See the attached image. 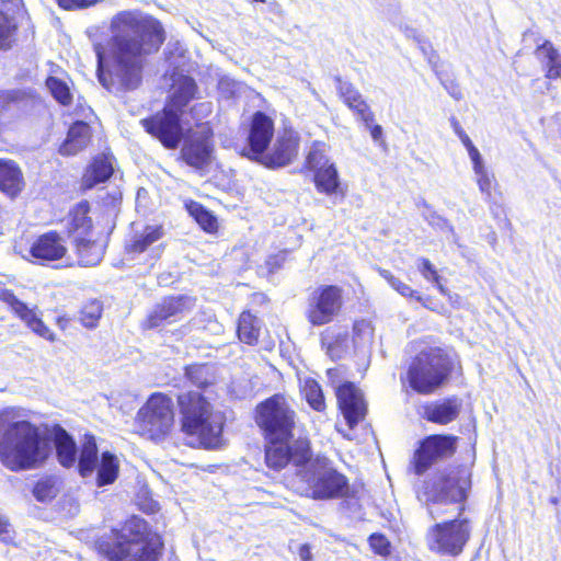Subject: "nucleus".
Instances as JSON below:
<instances>
[{"mask_svg":"<svg viewBox=\"0 0 561 561\" xmlns=\"http://www.w3.org/2000/svg\"><path fill=\"white\" fill-rule=\"evenodd\" d=\"M110 38L93 45L96 73L104 89L115 95L138 89L147 56L165 41L162 24L140 10H122L108 24Z\"/></svg>","mask_w":561,"mask_h":561,"instance_id":"1","label":"nucleus"},{"mask_svg":"<svg viewBox=\"0 0 561 561\" xmlns=\"http://www.w3.org/2000/svg\"><path fill=\"white\" fill-rule=\"evenodd\" d=\"M50 453L49 443L28 421L16 420L13 409L0 411V461L11 471L36 468Z\"/></svg>","mask_w":561,"mask_h":561,"instance_id":"2","label":"nucleus"},{"mask_svg":"<svg viewBox=\"0 0 561 561\" xmlns=\"http://www.w3.org/2000/svg\"><path fill=\"white\" fill-rule=\"evenodd\" d=\"M56 447L57 459L65 468L77 466L82 478L92 477L96 470V485L112 484L118 476L119 465L115 455L104 451L99 459V449L95 437L85 435L78 456L75 439L60 425H55L51 431Z\"/></svg>","mask_w":561,"mask_h":561,"instance_id":"3","label":"nucleus"},{"mask_svg":"<svg viewBox=\"0 0 561 561\" xmlns=\"http://www.w3.org/2000/svg\"><path fill=\"white\" fill-rule=\"evenodd\" d=\"M198 88L193 78L184 75L174 77L169 104L162 112L141 119L140 124L165 148H176L183 137L180 124L182 110L196 98Z\"/></svg>","mask_w":561,"mask_h":561,"instance_id":"4","label":"nucleus"},{"mask_svg":"<svg viewBox=\"0 0 561 561\" xmlns=\"http://www.w3.org/2000/svg\"><path fill=\"white\" fill-rule=\"evenodd\" d=\"M182 430L196 436L208 449L222 446L224 415L215 412L211 404L197 391H187L178 397Z\"/></svg>","mask_w":561,"mask_h":561,"instance_id":"5","label":"nucleus"},{"mask_svg":"<svg viewBox=\"0 0 561 561\" xmlns=\"http://www.w3.org/2000/svg\"><path fill=\"white\" fill-rule=\"evenodd\" d=\"M182 430L196 436L208 449L222 446L224 415L215 412L211 404L197 391H187L178 397Z\"/></svg>","mask_w":561,"mask_h":561,"instance_id":"6","label":"nucleus"},{"mask_svg":"<svg viewBox=\"0 0 561 561\" xmlns=\"http://www.w3.org/2000/svg\"><path fill=\"white\" fill-rule=\"evenodd\" d=\"M453 368V357L446 350L439 346L425 347L409 367L410 387L421 394L433 393L448 379Z\"/></svg>","mask_w":561,"mask_h":561,"instance_id":"7","label":"nucleus"},{"mask_svg":"<svg viewBox=\"0 0 561 561\" xmlns=\"http://www.w3.org/2000/svg\"><path fill=\"white\" fill-rule=\"evenodd\" d=\"M471 488V471L467 467L449 468L433 478L425 486L420 501L424 502L433 519L439 512L435 505L460 503L468 496Z\"/></svg>","mask_w":561,"mask_h":561,"instance_id":"8","label":"nucleus"},{"mask_svg":"<svg viewBox=\"0 0 561 561\" xmlns=\"http://www.w3.org/2000/svg\"><path fill=\"white\" fill-rule=\"evenodd\" d=\"M147 531L146 520L133 516L123 526L118 541L101 542L100 551L110 561H157L154 549L145 542Z\"/></svg>","mask_w":561,"mask_h":561,"instance_id":"9","label":"nucleus"},{"mask_svg":"<svg viewBox=\"0 0 561 561\" xmlns=\"http://www.w3.org/2000/svg\"><path fill=\"white\" fill-rule=\"evenodd\" d=\"M255 421L267 440L293 438L297 413L290 400L276 393L256 405Z\"/></svg>","mask_w":561,"mask_h":561,"instance_id":"10","label":"nucleus"},{"mask_svg":"<svg viewBox=\"0 0 561 561\" xmlns=\"http://www.w3.org/2000/svg\"><path fill=\"white\" fill-rule=\"evenodd\" d=\"M174 423L172 399L162 393H153L136 415L137 432L149 439H164Z\"/></svg>","mask_w":561,"mask_h":561,"instance_id":"11","label":"nucleus"},{"mask_svg":"<svg viewBox=\"0 0 561 561\" xmlns=\"http://www.w3.org/2000/svg\"><path fill=\"white\" fill-rule=\"evenodd\" d=\"M298 478L306 483L307 491L316 500L342 497L348 490L346 477L320 461L309 460L298 470Z\"/></svg>","mask_w":561,"mask_h":561,"instance_id":"12","label":"nucleus"},{"mask_svg":"<svg viewBox=\"0 0 561 561\" xmlns=\"http://www.w3.org/2000/svg\"><path fill=\"white\" fill-rule=\"evenodd\" d=\"M343 307V290L335 285H322L309 296L305 311L306 319L313 327L331 323Z\"/></svg>","mask_w":561,"mask_h":561,"instance_id":"13","label":"nucleus"},{"mask_svg":"<svg viewBox=\"0 0 561 561\" xmlns=\"http://www.w3.org/2000/svg\"><path fill=\"white\" fill-rule=\"evenodd\" d=\"M470 537L467 519H454L432 526L427 533V542L432 551L442 554L458 556Z\"/></svg>","mask_w":561,"mask_h":561,"instance_id":"14","label":"nucleus"},{"mask_svg":"<svg viewBox=\"0 0 561 561\" xmlns=\"http://www.w3.org/2000/svg\"><path fill=\"white\" fill-rule=\"evenodd\" d=\"M267 442L265 462L268 468L280 470L288 463H293L298 474V470L311 460L312 454L307 438L299 437L293 442L290 439Z\"/></svg>","mask_w":561,"mask_h":561,"instance_id":"15","label":"nucleus"},{"mask_svg":"<svg viewBox=\"0 0 561 561\" xmlns=\"http://www.w3.org/2000/svg\"><path fill=\"white\" fill-rule=\"evenodd\" d=\"M456 440L457 438L450 435L426 437L414 454V472L422 474L436 461L453 456L456 451Z\"/></svg>","mask_w":561,"mask_h":561,"instance_id":"16","label":"nucleus"},{"mask_svg":"<svg viewBox=\"0 0 561 561\" xmlns=\"http://www.w3.org/2000/svg\"><path fill=\"white\" fill-rule=\"evenodd\" d=\"M274 137V122L263 112L253 114L247 136V146L241 154L248 159L259 162L271 145Z\"/></svg>","mask_w":561,"mask_h":561,"instance_id":"17","label":"nucleus"},{"mask_svg":"<svg viewBox=\"0 0 561 561\" xmlns=\"http://www.w3.org/2000/svg\"><path fill=\"white\" fill-rule=\"evenodd\" d=\"M339 408L350 428H354L366 415L363 393L352 382H345L336 389Z\"/></svg>","mask_w":561,"mask_h":561,"instance_id":"18","label":"nucleus"},{"mask_svg":"<svg viewBox=\"0 0 561 561\" xmlns=\"http://www.w3.org/2000/svg\"><path fill=\"white\" fill-rule=\"evenodd\" d=\"M194 299L188 296L168 297L154 307L148 316L145 327L153 329L164 322H173L180 319L185 312L192 309Z\"/></svg>","mask_w":561,"mask_h":561,"instance_id":"19","label":"nucleus"},{"mask_svg":"<svg viewBox=\"0 0 561 561\" xmlns=\"http://www.w3.org/2000/svg\"><path fill=\"white\" fill-rule=\"evenodd\" d=\"M213 152L211 133L208 128L191 135L181 150L183 160L191 167L203 168L210 162Z\"/></svg>","mask_w":561,"mask_h":561,"instance_id":"20","label":"nucleus"},{"mask_svg":"<svg viewBox=\"0 0 561 561\" xmlns=\"http://www.w3.org/2000/svg\"><path fill=\"white\" fill-rule=\"evenodd\" d=\"M298 153V138L293 131H285L279 135L271 151L264 152L259 163L266 168L275 169L289 164Z\"/></svg>","mask_w":561,"mask_h":561,"instance_id":"21","label":"nucleus"},{"mask_svg":"<svg viewBox=\"0 0 561 561\" xmlns=\"http://www.w3.org/2000/svg\"><path fill=\"white\" fill-rule=\"evenodd\" d=\"M2 300L34 333L47 341H55V334L42 321L35 309L28 308L26 304L9 290L2 293Z\"/></svg>","mask_w":561,"mask_h":561,"instance_id":"22","label":"nucleus"},{"mask_svg":"<svg viewBox=\"0 0 561 561\" xmlns=\"http://www.w3.org/2000/svg\"><path fill=\"white\" fill-rule=\"evenodd\" d=\"M67 251L65 239L56 231L41 234L30 249L31 255L42 264L62 259Z\"/></svg>","mask_w":561,"mask_h":561,"instance_id":"23","label":"nucleus"},{"mask_svg":"<svg viewBox=\"0 0 561 561\" xmlns=\"http://www.w3.org/2000/svg\"><path fill=\"white\" fill-rule=\"evenodd\" d=\"M461 409L462 400L453 396L424 405L423 417L428 422L446 425L459 416Z\"/></svg>","mask_w":561,"mask_h":561,"instance_id":"24","label":"nucleus"},{"mask_svg":"<svg viewBox=\"0 0 561 561\" xmlns=\"http://www.w3.org/2000/svg\"><path fill=\"white\" fill-rule=\"evenodd\" d=\"M335 81L339 95L347 107L352 110L358 119L363 121L365 124L368 125L369 123H373L375 117L374 113L360 92L351 82L343 81L340 77H336Z\"/></svg>","mask_w":561,"mask_h":561,"instance_id":"25","label":"nucleus"},{"mask_svg":"<svg viewBox=\"0 0 561 561\" xmlns=\"http://www.w3.org/2000/svg\"><path fill=\"white\" fill-rule=\"evenodd\" d=\"M90 205L87 201L77 204L69 213L67 219V231L72 242L78 238H87L92 236V219L88 216Z\"/></svg>","mask_w":561,"mask_h":561,"instance_id":"26","label":"nucleus"},{"mask_svg":"<svg viewBox=\"0 0 561 561\" xmlns=\"http://www.w3.org/2000/svg\"><path fill=\"white\" fill-rule=\"evenodd\" d=\"M321 344L332 359H340L348 352V333L341 328H329L321 333Z\"/></svg>","mask_w":561,"mask_h":561,"instance_id":"27","label":"nucleus"},{"mask_svg":"<svg viewBox=\"0 0 561 561\" xmlns=\"http://www.w3.org/2000/svg\"><path fill=\"white\" fill-rule=\"evenodd\" d=\"M90 137V126L84 122L78 121L70 126L67 138L59 148V152L65 156L76 154L87 147Z\"/></svg>","mask_w":561,"mask_h":561,"instance_id":"28","label":"nucleus"},{"mask_svg":"<svg viewBox=\"0 0 561 561\" xmlns=\"http://www.w3.org/2000/svg\"><path fill=\"white\" fill-rule=\"evenodd\" d=\"M79 259V264L83 266H94L99 264L104 255V244L91 237L78 238L73 242Z\"/></svg>","mask_w":561,"mask_h":561,"instance_id":"29","label":"nucleus"},{"mask_svg":"<svg viewBox=\"0 0 561 561\" xmlns=\"http://www.w3.org/2000/svg\"><path fill=\"white\" fill-rule=\"evenodd\" d=\"M23 187V178L19 167L12 161L0 160V190L11 197Z\"/></svg>","mask_w":561,"mask_h":561,"instance_id":"30","label":"nucleus"},{"mask_svg":"<svg viewBox=\"0 0 561 561\" xmlns=\"http://www.w3.org/2000/svg\"><path fill=\"white\" fill-rule=\"evenodd\" d=\"M163 236L164 230L162 226H146L140 232H136L131 237L130 241L126 244V251L128 253H142Z\"/></svg>","mask_w":561,"mask_h":561,"instance_id":"31","label":"nucleus"},{"mask_svg":"<svg viewBox=\"0 0 561 561\" xmlns=\"http://www.w3.org/2000/svg\"><path fill=\"white\" fill-rule=\"evenodd\" d=\"M330 147L323 141H313L306 156L305 168L313 173L321 172L322 170L329 169V165L335 163L329 156Z\"/></svg>","mask_w":561,"mask_h":561,"instance_id":"32","label":"nucleus"},{"mask_svg":"<svg viewBox=\"0 0 561 561\" xmlns=\"http://www.w3.org/2000/svg\"><path fill=\"white\" fill-rule=\"evenodd\" d=\"M113 171V164L107 157H96L83 175L82 186L84 188H92L94 185L107 181L112 176Z\"/></svg>","mask_w":561,"mask_h":561,"instance_id":"33","label":"nucleus"},{"mask_svg":"<svg viewBox=\"0 0 561 561\" xmlns=\"http://www.w3.org/2000/svg\"><path fill=\"white\" fill-rule=\"evenodd\" d=\"M25 103L21 91H0V125L15 117Z\"/></svg>","mask_w":561,"mask_h":561,"instance_id":"34","label":"nucleus"},{"mask_svg":"<svg viewBox=\"0 0 561 561\" xmlns=\"http://www.w3.org/2000/svg\"><path fill=\"white\" fill-rule=\"evenodd\" d=\"M261 321L252 313L244 311L240 314L237 334L242 343L254 345L259 341Z\"/></svg>","mask_w":561,"mask_h":561,"instance_id":"35","label":"nucleus"},{"mask_svg":"<svg viewBox=\"0 0 561 561\" xmlns=\"http://www.w3.org/2000/svg\"><path fill=\"white\" fill-rule=\"evenodd\" d=\"M536 53L547 69V78L561 79V55L553 45L547 41L537 48Z\"/></svg>","mask_w":561,"mask_h":561,"instance_id":"36","label":"nucleus"},{"mask_svg":"<svg viewBox=\"0 0 561 561\" xmlns=\"http://www.w3.org/2000/svg\"><path fill=\"white\" fill-rule=\"evenodd\" d=\"M313 183L316 190L321 194H325L328 196L336 194L341 186L336 165H329V169L316 173L313 176Z\"/></svg>","mask_w":561,"mask_h":561,"instance_id":"37","label":"nucleus"},{"mask_svg":"<svg viewBox=\"0 0 561 561\" xmlns=\"http://www.w3.org/2000/svg\"><path fill=\"white\" fill-rule=\"evenodd\" d=\"M188 214L195 219L199 227L206 232H215L218 228L217 218L202 204L190 201L186 203Z\"/></svg>","mask_w":561,"mask_h":561,"instance_id":"38","label":"nucleus"},{"mask_svg":"<svg viewBox=\"0 0 561 561\" xmlns=\"http://www.w3.org/2000/svg\"><path fill=\"white\" fill-rule=\"evenodd\" d=\"M185 375L188 380L198 388H205L215 380L211 367L205 364L187 366L185 368Z\"/></svg>","mask_w":561,"mask_h":561,"instance_id":"39","label":"nucleus"},{"mask_svg":"<svg viewBox=\"0 0 561 561\" xmlns=\"http://www.w3.org/2000/svg\"><path fill=\"white\" fill-rule=\"evenodd\" d=\"M301 391L306 401L313 410L321 412L325 409L322 389L314 379H306L302 385Z\"/></svg>","mask_w":561,"mask_h":561,"instance_id":"40","label":"nucleus"},{"mask_svg":"<svg viewBox=\"0 0 561 561\" xmlns=\"http://www.w3.org/2000/svg\"><path fill=\"white\" fill-rule=\"evenodd\" d=\"M58 492V479L54 476L39 479L33 489V494L39 502H46L54 499Z\"/></svg>","mask_w":561,"mask_h":561,"instance_id":"41","label":"nucleus"},{"mask_svg":"<svg viewBox=\"0 0 561 561\" xmlns=\"http://www.w3.org/2000/svg\"><path fill=\"white\" fill-rule=\"evenodd\" d=\"M46 87L59 104L67 106L71 103L72 94L66 81L50 76L46 79Z\"/></svg>","mask_w":561,"mask_h":561,"instance_id":"42","label":"nucleus"},{"mask_svg":"<svg viewBox=\"0 0 561 561\" xmlns=\"http://www.w3.org/2000/svg\"><path fill=\"white\" fill-rule=\"evenodd\" d=\"M374 329L369 321L359 320L354 323L353 343L356 348H365L373 342Z\"/></svg>","mask_w":561,"mask_h":561,"instance_id":"43","label":"nucleus"},{"mask_svg":"<svg viewBox=\"0 0 561 561\" xmlns=\"http://www.w3.org/2000/svg\"><path fill=\"white\" fill-rule=\"evenodd\" d=\"M102 310V304L99 300L88 301L80 312L81 323L89 329L95 328L101 318Z\"/></svg>","mask_w":561,"mask_h":561,"instance_id":"44","label":"nucleus"},{"mask_svg":"<svg viewBox=\"0 0 561 561\" xmlns=\"http://www.w3.org/2000/svg\"><path fill=\"white\" fill-rule=\"evenodd\" d=\"M16 31V22L12 16L0 11V49L10 47Z\"/></svg>","mask_w":561,"mask_h":561,"instance_id":"45","label":"nucleus"},{"mask_svg":"<svg viewBox=\"0 0 561 561\" xmlns=\"http://www.w3.org/2000/svg\"><path fill=\"white\" fill-rule=\"evenodd\" d=\"M474 175L477 178V184L482 194L485 195L486 198L492 195V187L494 182V175L491 174L486 168L474 171Z\"/></svg>","mask_w":561,"mask_h":561,"instance_id":"46","label":"nucleus"},{"mask_svg":"<svg viewBox=\"0 0 561 561\" xmlns=\"http://www.w3.org/2000/svg\"><path fill=\"white\" fill-rule=\"evenodd\" d=\"M417 268L422 276L434 284H438V279H440V276L438 275L435 266L431 263L430 260L425 257H420L417 260Z\"/></svg>","mask_w":561,"mask_h":561,"instance_id":"47","label":"nucleus"},{"mask_svg":"<svg viewBox=\"0 0 561 561\" xmlns=\"http://www.w3.org/2000/svg\"><path fill=\"white\" fill-rule=\"evenodd\" d=\"M370 548L380 556L390 554V542L386 536L380 534H373L368 539Z\"/></svg>","mask_w":561,"mask_h":561,"instance_id":"48","label":"nucleus"},{"mask_svg":"<svg viewBox=\"0 0 561 561\" xmlns=\"http://www.w3.org/2000/svg\"><path fill=\"white\" fill-rule=\"evenodd\" d=\"M426 220L432 227L438 228L440 230H446V231L450 232L453 236H455L453 226L448 222L447 219L443 218L438 214H436V213L428 214L426 216Z\"/></svg>","mask_w":561,"mask_h":561,"instance_id":"49","label":"nucleus"},{"mask_svg":"<svg viewBox=\"0 0 561 561\" xmlns=\"http://www.w3.org/2000/svg\"><path fill=\"white\" fill-rule=\"evenodd\" d=\"M14 539V530L8 518L0 513V541L10 543Z\"/></svg>","mask_w":561,"mask_h":561,"instance_id":"50","label":"nucleus"},{"mask_svg":"<svg viewBox=\"0 0 561 561\" xmlns=\"http://www.w3.org/2000/svg\"><path fill=\"white\" fill-rule=\"evenodd\" d=\"M59 5L66 10L83 9L94 5L101 0H57Z\"/></svg>","mask_w":561,"mask_h":561,"instance_id":"51","label":"nucleus"},{"mask_svg":"<svg viewBox=\"0 0 561 561\" xmlns=\"http://www.w3.org/2000/svg\"><path fill=\"white\" fill-rule=\"evenodd\" d=\"M466 149L472 162L473 172L486 168L479 149L473 144L468 146Z\"/></svg>","mask_w":561,"mask_h":561,"instance_id":"52","label":"nucleus"},{"mask_svg":"<svg viewBox=\"0 0 561 561\" xmlns=\"http://www.w3.org/2000/svg\"><path fill=\"white\" fill-rule=\"evenodd\" d=\"M218 88L221 93L233 95L238 90V83L230 78H222L218 83Z\"/></svg>","mask_w":561,"mask_h":561,"instance_id":"53","label":"nucleus"},{"mask_svg":"<svg viewBox=\"0 0 561 561\" xmlns=\"http://www.w3.org/2000/svg\"><path fill=\"white\" fill-rule=\"evenodd\" d=\"M450 123L455 134L459 137L466 148L473 144L455 117L451 118Z\"/></svg>","mask_w":561,"mask_h":561,"instance_id":"54","label":"nucleus"},{"mask_svg":"<svg viewBox=\"0 0 561 561\" xmlns=\"http://www.w3.org/2000/svg\"><path fill=\"white\" fill-rule=\"evenodd\" d=\"M398 26H399V30L404 34V36L407 38H411L417 43L422 42V37L415 27L408 25V24H402V23L399 24Z\"/></svg>","mask_w":561,"mask_h":561,"instance_id":"55","label":"nucleus"},{"mask_svg":"<svg viewBox=\"0 0 561 561\" xmlns=\"http://www.w3.org/2000/svg\"><path fill=\"white\" fill-rule=\"evenodd\" d=\"M398 293L400 295H402L403 297H410V298H413L420 302H422L424 306L425 302L423 301V298L420 296V294L417 291H415L414 289H412L408 284L405 283H402V285L400 286V288L398 289Z\"/></svg>","mask_w":561,"mask_h":561,"instance_id":"56","label":"nucleus"},{"mask_svg":"<svg viewBox=\"0 0 561 561\" xmlns=\"http://www.w3.org/2000/svg\"><path fill=\"white\" fill-rule=\"evenodd\" d=\"M380 275L389 283V285L398 291L403 282L394 277L389 271L380 270Z\"/></svg>","mask_w":561,"mask_h":561,"instance_id":"57","label":"nucleus"},{"mask_svg":"<svg viewBox=\"0 0 561 561\" xmlns=\"http://www.w3.org/2000/svg\"><path fill=\"white\" fill-rule=\"evenodd\" d=\"M298 556L301 561H312L311 548L308 543H304L298 549Z\"/></svg>","mask_w":561,"mask_h":561,"instance_id":"58","label":"nucleus"},{"mask_svg":"<svg viewBox=\"0 0 561 561\" xmlns=\"http://www.w3.org/2000/svg\"><path fill=\"white\" fill-rule=\"evenodd\" d=\"M365 125L370 130L371 138L375 141H378L379 139H381L382 127L380 125H371V123H369L368 125L367 124H365Z\"/></svg>","mask_w":561,"mask_h":561,"instance_id":"59","label":"nucleus"},{"mask_svg":"<svg viewBox=\"0 0 561 561\" xmlns=\"http://www.w3.org/2000/svg\"><path fill=\"white\" fill-rule=\"evenodd\" d=\"M435 286L437 287V289L439 290V293L442 295H447L448 294L447 288L440 283V279H438V284H435Z\"/></svg>","mask_w":561,"mask_h":561,"instance_id":"60","label":"nucleus"},{"mask_svg":"<svg viewBox=\"0 0 561 561\" xmlns=\"http://www.w3.org/2000/svg\"><path fill=\"white\" fill-rule=\"evenodd\" d=\"M449 93L456 100H460L461 99V93H460L459 90L453 89L451 91H449Z\"/></svg>","mask_w":561,"mask_h":561,"instance_id":"61","label":"nucleus"},{"mask_svg":"<svg viewBox=\"0 0 561 561\" xmlns=\"http://www.w3.org/2000/svg\"><path fill=\"white\" fill-rule=\"evenodd\" d=\"M198 107H199L202 111H204V112H207V113H209V112H210V103H201V104L198 105Z\"/></svg>","mask_w":561,"mask_h":561,"instance_id":"62","label":"nucleus"},{"mask_svg":"<svg viewBox=\"0 0 561 561\" xmlns=\"http://www.w3.org/2000/svg\"><path fill=\"white\" fill-rule=\"evenodd\" d=\"M21 4V0H14V5L19 7Z\"/></svg>","mask_w":561,"mask_h":561,"instance_id":"63","label":"nucleus"}]
</instances>
